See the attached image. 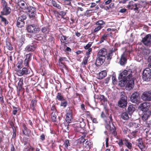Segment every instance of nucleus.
<instances>
[{
    "label": "nucleus",
    "mask_w": 151,
    "mask_h": 151,
    "mask_svg": "<svg viewBox=\"0 0 151 151\" xmlns=\"http://www.w3.org/2000/svg\"><path fill=\"white\" fill-rule=\"evenodd\" d=\"M150 107L149 104L147 102L143 103L139 105V109L145 112L142 117V119L144 121L147 120L150 115V111L149 110Z\"/></svg>",
    "instance_id": "1"
},
{
    "label": "nucleus",
    "mask_w": 151,
    "mask_h": 151,
    "mask_svg": "<svg viewBox=\"0 0 151 151\" xmlns=\"http://www.w3.org/2000/svg\"><path fill=\"white\" fill-rule=\"evenodd\" d=\"M127 104V97L124 91L121 93V99L118 101L119 106L122 108L125 107Z\"/></svg>",
    "instance_id": "2"
},
{
    "label": "nucleus",
    "mask_w": 151,
    "mask_h": 151,
    "mask_svg": "<svg viewBox=\"0 0 151 151\" xmlns=\"http://www.w3.org/2000/svg\"><path fill=\"white\" fill-rule=\"evenodd\" d=\"M1 4L2 6L3 10L1 13L4 15H7L9 14L11 12V9L7 3L4 0H2Z\"/></svg>",
    "instance_id": "3"
},
{
    "label": "nucleus",
    "mask_w": 151,
    "mask_h": 151,
    "mask_svg": "<svg viewBox=\"0 0 151 151\" xmlns=\"http://www.w3.org/2000/svg\"><path fill=\"white\" fill-rule=\"evenodd\" d=\"M151 70L149 68H145L142 73V79L146 81H149L151 78Z\"/></svg>",
    "instance_id": "4"
},
{
    "label": "nucleus",
    "mask_w": 151,
    "mask_h": 151,
    "mask_svg": "<svg viewBox=\"0 0 151 151\" xmlns=\"http://www.w3.org/2000/svg\"><path fill=\"white\" fill-rule=\"evenodd\" d=\"M27 29L29 32L35 34L38 32L40 31V29L36 25L34 24L28 25Z\"/></svg>",
    "instance_id": "5"
},
{
    "label": "nucleus",
    "mask_w": 151,
    "mask_h": 151,
    "mask_svg": "<svg viewBox=\"0 0 151 151\" xmlns=\"http://www.w3.org/2000/svg\"><path fill=\"white\" fill-rule=\"evenodd\" d=\"M141 99L145 101H151V92L146 91L143 92L141 95Z\"/></svg>",
    "instance_id": "6"
},
{
    "label": "nucleus",
    "mask_w": 151,
    "mask_h": 151,
    "mask_svg": "<svg viewBox=\"0 0 151 151\" xmlns=\"http://www.w3.org/2000/svg\"><path fill=\"white\" fill-rule=\"evenodd\" d=\"M139 92H136L133 93L130 97V101L131 102L134 103H138L139 101Z\"/></svg>",
    "instance_id": "7"
},
{
    "label": "nucleus",
    "mask_w": 151,
    "mask_h": 151,
    "mask_svg": "<svg viewBox=\"0 0 151 151\" xmlns=\"http://www.w3.org/2000/svg\"><path fill=\"white\" fill-rule=\"evenodd\" d=\"M130 72L131 73H130V74H127V76L126 78H123V79L122 80H120V81H119V84L121 86H123L124 84L127 83V81L129 80L132 77V70H131V72Z\"/></svg>",
    "instance_id": "8"
},
{
    "label": "nucleus",
    "mask_w": 151,
    "mask_h": 151,
    "mask_svg": "<svg viewBox=\"0 0 151 151\" xmlns=\"http://www.w3.org/2000/svg\"><path fill=\"white\" fill-rule=\"evenodd\" d=\"M143 44L146 46H149L151 44V35L150 34L146 35L142 41Z\"/></svg>",
    "instance_id": "9"
},
{
    "label": "nucleus",
    "mask_w": 151,
    "mask_h": 151,
    "mask_svg": "<svg viewBox=\"0 0 151 151\" xmlns=\"http://www.w3.org/2000/svg\"><path fill=\"white\" fill-rule=\"evenodd\" d=\"M130 72H131V70L129 69L128 70H125L123 72L121 73L120 74L119 77V78L120 80H120H122L123 78H126L127 76V74H130V73H131Z\"/></svg>",
    "instance_id": "10"
},
{
    "label": "nucleus",
    "mask_w": 151,
    "mask_h": 151,
    "mask_svg": "<svg viewBox=\"0 0 151 151\" xmlns=\"http://www.w3.org/2000/svg\"><path fill=\"white\" fill-rule=\"evenodd\" d=\"M30 73V71L26 68H24L22 70H18L17 74L19 76H21L24 75H27Z\"/></svg>",
    "instance_id": "11"
},
{
    "label": "nucleus",
    "mask_w": 151,
    "mask_h": 151,
    "mask_svg": "<svg viewBox=\"0 0 151 151\" xmlns=\"http://www.w3.org/2000/svg\"><path fill=\"white\" fill-rule=\"evenodd\" d=\"M106 58V57H101L97 56L96 60L95 65L96 66H100L102 65L104 63L105 60Z\"/></svg>",
    "instance_id": "12"
},
{
    "label": "nucleus",
    "mask_w": 151,
    "mask_h": 151,
    "mask_svg": "<svg viewBox=\"0 0 151 151\" xmlns=\"http://www.w3.org/2000/svg\"><path fill=\"white\" fill-rule=\"evenodd\" d=\"M72 111L71 110H69L66 113L65 120L68 123L71 122L72 119Z\"/></svg>",
    "instance_id": "13"
},
{
    "label": "nucleus",
    "mask_w": 151,
    "mask_h": 151,
    "mask_svg": "<svg viewBox=\"0 0 151 151\" xmlns=\"http://www.w3.org/2000/svg\"><path fill=\"white\" fill-rule=\"evenodd\" d=\"M29 16L30 19L33 18L35 17L36 15V9L35 8L32 7H30L29 10Z\"/></svg>",
    "instance_id": "14"
},
{
    "label": "nucleus",
    "mask_w": 151,
    "mask_h": 151,
    "mask_svg": "<svg viewBox=\"0 0 151 151\" xmlns=\"http://www.w3.org/2000/svg\"><path fill=\"white\" fill-rule=\"evenodd\" d=\"M37 46V44L32 43L31 45L27 46L25 48L26 51L27 52L33 51L35 50Z\"/></svg>",
    "instance_id": "15"
},
{
    "label": "nucleus",
    "mask_w": 151,
    "mask_h": 151,
    "mask_svg": "<svg viewBox=\"0 0 151 151\" xmlns=\"http://www.w3.org/2000/svg\"><path fill=\"white\" fill-rule=\"evenodd\" d=\"M112 126H111L109 124H106L105 125L106 128L108 130H110V131L112 132V133L113 134H115V127L114 126V124H112Z\"/></svg>",
    "instance_id": "16"
},
{
    "label": "nucleus",
    "mask_w": 151,
    "mask_h": 151,
    "mask_svg": "<svg viewBox=\"0 0 151 151\" xmlns=\"http://www.w3.org/2000/svg\"><path fill=\"white\" fill-rule=\"evenodd\" d=\"M126 56L124 53L122 55L120 60L119 63L121 65H123L127 62Z\"/></svg>",
    "instance_id": "17"
},
{
    "label": "nucleus",
    "mask_w": 151,
    "mask_h": 151,
    "mask_svg": "<svg viewBox=\"0 0 151 151\" xmlns=\"http://www.w3.org/2000/svg\"><path fill=\"white\" fill-rule=\"evenodd\" d=\"M107 54L106 50L104 48L100 50L98 52L97 56L106 57Z\"/></svg>",
    "instance_id": "18"
},
{
    "label": "nucleus",
    "mask_w": 151,
    "mask_h": 151,
    "mask_svg": "<svg viewBox=\"0 0 151 151\" xmlns=\"http://www.w3.org/2000/svg\"><path fill=\"white\" fill-rule=\"evenodd\" d=\"M134 79L132 77L129 80L127 81L128 82L127 85L130 89L132 88L134 86Z\"/></svg>",
    "instance_id": "19"
},
{
    "label": "nucleus",
    "mask_w": 151,
    "mask_h": 151,
    "mask_svg": "<svg viewBox=\"0 0 151 151\" xmlns=\"http://www.w3.org/2000/svg\"><path fill=\"white\" fill-rule=\"evenodd\" d=\"M84 147L86 148L87 149H90L92 146V143L89 141H87L83 144Z\"/></svg>",
    "instance_id": "20"
},
{
    "label": "nucleus",
    "mask_w": 151,
    "mask_h": 151,
    "mask_svg": "<svg viewBox=\"0 0 151 151\" xmlns=\"http://www.w3.org/2000/svg\"><path fill=\"white\" fill-rule=\"evenodd\" d=\"M135 110V108L132 105H129L127 109L128 113L130 115H132Z\"/></svg>",
    "instance_id": "21"
},
{
    "label": "nucleus",
    "mask_w": 151,
    "mask_h": 151,
    "mask_svg": "<svg viewBox=\"0 0 151 151\" xmlns=\"http://www.w3.org/2000/svg\"><path fill=\"white\" fill-rule=\"evenodd\" d=\"M27 14L23 12H21L19 14L18 19H21L22 20L24 21L27 18Z\"/></svg>",
    "instance_id": "22"
},
{
    "label": "nucleus",
    "mask_w": 151,
    "mask_h": 151,
    "mask_svg": "<svg viewBox=\"0 0 151 151\" xmlns=\"http://www.w3.org/2000/svg\"><path fill=\"white\" fill-rule=\"evenodd\" d=\"M56 99L60 101H65V99L63 94L60 93H57L56 96Z\"/></svg>",
    "instance_id": "23"
},
{
    "label": "nucleus",
    "mask_w": 151,
    "mask_h": 151,
    "mask_svg": "<svg viewBox=\"0 0 151 151\" xmlns=\"http://www.w3.org/2000/svg\"><path fill=\"white\" fill-rule=\"evenodd\" d=\"M24 24V22L21 19H18L16 25L17 27H23Z\"/></svg>",
    "instance_id": "24"
},
{
    "label": "nucleus",
    "mask_w": 151,
    "mask_h": 151,
    "mask_svg": "<svg viewBox=\"0 0 151 151\" xmlns=\"http://www.w3.org/2000/svg\"><path fill=\"white\" fill-rule=\"evenodd\" d=\"M22 126V132L23 134L25 135H28L29 133V131L24 124H23Z\"/></svg>",
    "instance_id": "25"
},
{
    "label": "nucleus",
    "mask_w": 151,
    "mask_h": 151,
    "mask_svg": "<svg viewBox=\"0 0 151 151\" xmlns=\"http://www.w3.org/2000/svg\"><path fill=\"white\" fill-rule=\"evenodd\" d=\"M124 142V144L129 149H131L132 148V144L128 139H125L123 140Z\"/></svg>",
    "instance_id": "26"
},
{
    "label": "nucleus",
    "mask_w": 151,
    "mask_h": 151,
    "mask_svg": "<svg viewBox=\"0 0 151 151\" xmlns=\"http://www.w3.org/2000/svg\"><path fill=\"white\" fill-rule=\"evenodd\" d=\"M107 75V73L105 70L100 72L99 73V79H101L105 77Z\"/></svg>",
    "instance_id": "27"
},
{
    "label": "nucleus",
    "mask_w": 151,
    "mask_h": 151,
    "mask_svg": "<svg viewBox=\"0 0 151 151\" xmlns=\"http://www.w3.org/2000/svg\"><path fill=\"white\" fill-rule=\"evenodd\" d=\"M23 79L22 78H20L19 79V81L18 83V88L19 91L21 90L22 88L23 83Z\"/></svg>",
    "instance_id": "28"
},
{
    "label": "nucleus",
    "mask_w": 151,
    "mask_h": 151,
    "mask_svg": "<svg viewBox=\"0 0 151 151\" xmlns=\"http://www.w3.org/2000/svg\"><path fill=\"white\" fill-rule=\"evenodd\" d=\"M59 37L60 38L61 43H65V42H66V40L67 38V37L63 35L62 34H61L59 35Z\"/></svg>",
    "instance_id": "29"
},
{
    "label": "nucleus",
    "mask_w": 151,
    "mask_h": 151,
    "mask_svg": "<svg viewBox=\"0 0 151 151\" xmlns=\"http://www.w3.org/2000/svg\"><path fill=\"white\" fill-rule=\"evenodd\" d=\"M121 118L124 120L128 119L129 116L127 112H123L121 115Z\"/></svg>",
    "instance_id": "30"
},
{
    "label": "nucleus",
    "mask_w": 151,
    "mask_h": 151,
    "mask_svg": "<svg viewBox=\"0 0 151 151\" xmlns=\"http://www.w3.org/2000/svg\"><path fill=\"white\" fill-rule=\"evenodd\" d=\"M141 140V139H139L138 141L139 142L138 143V145L142 151H145V146L140 142Z\"/></svg>",
    "instance_id": "31"
},
{
    "label": "nucleus",
    "mask_w": 151,
    "mask_h": 151,
    "mask_svg": "<svg viewBox=\"0 0 151 151\" xmlns=\"http://www.w3.org/2000/svg\"><path fill=\"white\" fill-rule=\"evenodd\" d=\"M37 101L36 99H34L32 100L31 104V109L34 110L35 109V107L36 105Z\"/></svg>",
    "instance_id": "32"
},
{
    "label": "nucleus",
    "mask_w": 151,
    "mask_h": 151,
    "mask_svg": "<svg viewBox=\"0 0 151 151\" xmlns=\"http://www.w3.org/2000/svg\"><path fill=\"white\" fill-rule=\"evenodd\" d=\"M23 60L22 59H19L17 64V67L19 69H21L23 67Z\"/></svg>",
    "instance_id": "33"
},
{
    "label": "nucleus",
    "mask_w": 151,
    "mask_h": 151,
    "mask_svg": "<svg viewBox=\"0 0 151 151\" xmlns=\"http://www.w3.org/2000/svg\"><path fill=\"white\" fill-rule=\"evenodd\" d=\"M96 24L99 25V26H101L102 27H104L105 23L102 20H99L96 22Z\"/></svg>",
    "instance_id": "34"
},
{
    "label": "nucleus",
    "mask_w": 151,
    "mask_h": 151,
    "mask_svg": "<svg viewBox=\"0 0 151 151\" xmlns=\"http://www.w3.org/2000/svg\"><path fill=\"white\" fill-rule=\"evenodd\" d=\"M0 18L1 19V22L4 23L5 25H6L8 24V21L5 18L3 17L2 15H0Z\"/></svg>",
    "instance_id": "35"
},
{
    "label": "nucleus",
    "mask_w": 151,
    "mask_h": 151,
    "mask_svg": "<svg viewBox=\"0 0 151 151\" xmlns=\"http://www.w3.org/2000/svg\"><path fill=\"white\" fill-rule=\"evenodd\" d=\"M106 58L108 60H110L112 58V56H113V51L112 50H110L109 52L106 55Z\"/></svg>",
    "instance_id": "36"
},
{
    "label": "nucleus",
    "mask_w": 151,
    "mask_h": 151,
    "mask_svg": "<svg viewBox=\"0 0 151 151\" xmlns=\"http://www.w3.org/2000/svg\"><path fill=\"white\" fill-rule=\"evenodd\" d=\"M51 3L53 6L54 7L59 9H61V7L58 4H57L55 1L52 0L51 1Z\"/></svg>",
    "instance_id": "37"
},
{
    "label": "nucleus",
    "mask_w": 151,
    "mask_h": 151,
    "mask_svg": "<svg viewBox=\"0 0 151 151\" xmlns=\"http://www.w3.org/2000/svg\"><path fill=\"white\" fill-rule=\"evenodd\" d=\"M99 99L101 101H103L104 102H107V98H105L103 95H100L99 97Z\"/></svg>",
    "instance_id": "38"
},
{
    "label": "nucleus",
    "mask_w": 151,
    "mask_h": 151,
    "mask_svg": "<svg viewBox=\"0 0 151 151\" xmlns=\"http://www.w3.org/2000/svg\"><path fill=\"white\" fill-rule=\"evenodd\" d=\"M55 113V112H53L51 114L52 120L53 122H55L56 120V116Z\"/></svg>",
    "instance_id": "39"
},
{
    "label": "nucleus",
    "mask_w": 151,
    "mask_h": 151,
    "mask_svg": "<svg viewBox=\"0 0 151 151\" xmlns=\"http://www.w3.org/2000/svg\"><path fill=\"white\" fill-rule=\"evenodd\" d=\"M89 55H88L87 57H85L83 60V61L82 63V64H83L84 65H86L87 63L89 57Z\"/></svg>",
    "instance_id": "40"
},
{
    "label": "nucleus",
    "mask_w": 151,
    "mask_h": 151,
    "mask_svg": "<svg viewBox=\"0 0 151 151\" xmlns=\"http://www.w3.org/2000/svg\"><path fill=\"white\" fill-rule=\"evenodd\" d=\"M107 35L105 34L101 37L100 40L99 42V43H101L104 42V40H105L107 38Z\"/></svg>",
    "instance_id": "41"
},
{
    "label": "nucleus",
    "mask_w": 151,
    "mask_h": 151,
    "mask_svg": "<svg viewBox=\"0 0 151 151\" xmlns=\"http://www.w3.org/2000/svg\"><path fill=\"white\" fill-rule=\"evenodd\" d=\"M6 47L7 48L10 50H12L13 47L10 43L8 42H6Z\"/></svg>",
    "instance_id": "42"
},
{
    "label": "nucleus",
    "mask_w": 151,
    "mask_h": 151,
    "mask_svg": "<svg viewBox=\"0 0 151 151\" xmlns=\"http://www.w3.org/2000/svg\"><path fill=\"white\" fill-rule=\"evenodd\" d=\"M66 59V58L65 57H60L59 60V63H60L63 65V67H65V66L64 64V63L63 61Z\"/></svg>",
    "instance_id": "43"
},
{
    "label": "nucleus",
    "mask_w": 151,
    "mask_h": 151,
    "mask_svg": "<svg viewBox=\"0 0 151 151\" xmlns=\"http://www.w3.org/2000/svg\"><path fill=\"white\" fill-rule=\"evenodd\" d=\"M60 106L64 107H65L67 105V101L65 99V101H61Z\"/></svg>",
    "instance_id": "44"
},
{
    "label": "nucleus",
    "mask_w": 151,
    "mask_h": 151,
    "mask_svg": "<svg viewBox=\"0 0 151 151\" xmlns=\"http://www.w3.org/2000/svg\"><path fill=\"white\" fill-rule=\"evenodd\" d=\"M13 131H12V138L13 139H15L16 135V130L15 127H12Z\"/></svg>",
    "instance_id": "45"
},
{
    "label": "nucleus",
    "mask_w": 151,
    "mask_h": 151,
    "mask_svg": "<svg viewBox=\"0 0 151 151\" xmlns=\"http://www.w3.org/2000/svg\"><path fill=\"white\" fill-rule=\"evenodd\" d=\"M34 38L37 40H40L42 39L43 37L40 35H37L34 36Z\"/></svg>",
    "instance_id": "46"
},
{
    "label": "nucleus",
    "mask_w": 151,
    "mask_h": 151,
    "mask_svg": "<svg viewBox=\"0 0 151 151\" xmlns=\"http://www.w3.org/2000/svg\"><path fill=\"white\" fill-rule=\"evenodd\" d=\"M19 5L22 8H24V7L26 5V3L23 1H20L19 2Z\"/></svg>",
    "instance_id": "47"
},
{
    "label": "nucleus",
    "mask_w": 151,
    "mask_h": 151,
    "mask_svg": "<svg viewBox=\"0 0 151 151\" xmlns=\"http://www.w3.org/2000/svg\"><path fill=\"white\" fill-rule=\"evenodd\" d=\"M102 27L101 26H98L97 27L95 28L94 30V33H97L99 30H100Z\"/></svg>",
    "instance_id": "48"
},
{
    "label": "nucleus",
    "mask_w": 151,
    "mask_h": 151,
    "mask_svg": "<svg viewBox=\"0 0 151 151\" xmlns=\"http://www.w3.org/2000/svg\"><path fill=\"white\" fill-rule=\"evenodd\" d=\"M92 44V42H89L86 46H84L85 49H88L90 48Z\"/></svg>",
    "instance_id": "49"
},
{
    "label": "nucleus",
    "mask_w": 151,
    "mask_h": 151,
    "mask_svg": "<svg viewBox=\"0 0 151 151\" xmlns=\"http://www.w3.org/2000/svg\"><path fill=\"white\" fill-rule=\"evenodd\" d=\"M64 145L66 148L70 145L69 140L67 139L65 140L64 142Z\"/></svg>",
    "instance_id": "50"
},
{
    "label": "nucleus",
    "mask_w": 151,
    "mask_h": 151,
    "mask_svg": "<svg viewBox=\"0 0 151 151\" xmlns=\"http://www.w3.org/2000/svg\"><path fill=\"white\" fill-rule=\"evenodd\" d=\"M32 55L31 53H29L26 55L25 60H27L29 61L31 60V57Z\"/></svg>",
    "instance_id": "51"
},
{
    "label": "nucleus",
    "mask_w": 151,
    "mask_h": 151,
    "mask_svg": "<svg viewBox=\"0 0 151 151\" xmlns=\"http://www.w3.org/2000/svg\"><path fill=\"white\" fill-rule=\"evenodd\" d=\"M148 62L149 67L151 68V55L148 58Z\"/></svg>",
    "instance_id": "52"
},
{
    "label": "nucleus",
    "mask_w": 151,
    "mask_h": 151,
    "mask_svg": "<svg viewBox=\"0 0 151 151\" xmlns=\"http://www.w3.org/2000/svg\"><path fill=\"white\" fill-rule=\"evenodd\" d=\"M17 108L14 106H13V114L14 115H16L17 111Z\"/></svg>",
    "instance_id": "53"
},
{
    "label": "nucleus",
    "mask_w": 151,
    "mask_h": 151,
    "mask_svg": "<svg viewBox=\"0 0 151 151\" xmlns=\"http://www.w3.org/2000/svg\"><path fill=\"white\" fill-rule=\"evenodd\" d=\"M120 147L122 146L123 145V140L122 139H119V141L116 142Z\"/></svg>",
    "instance_id": "54"
},
{
    "label": "nucleus",
    "mask_w": 151,
    "mask_h": 151,
    "mask_svg": "<svg viewBox=\"0 0 151 151\" xmlns=\"http://www.w3.org/2000/svg\"><path fill=\"white\" fill-rule=\"evenodd\" d=\"M66 13L65 12L61 11L60 12L59 15L62 16V17L63 18L64 16L65 15Z\"/></svg>",
    "instance_id": "55"
},
{
    "label": "nucleus",
    "mask_w": 151,
    "mask_h": 151,
    "mask_svg": "<svg viewBox=\"0 0 151 151\" xmlns=\"http://www.w3.org/2000/svg\"><path fill=\"white\" fill-rule=\"evenodd\" d=\"M92 49L91 48H90L89 49H88V51L86 52V54L88 55H89L90 54V52H91Z\"/></svg>",
    "instance_id": "56"
},
{
    "label": "nucleus",
    "mask_w": 151,
    "mask_h": 151,
    "mask_svg": "<svg viewBox=\"0 0 151 151\" xmlns=\"http://www.w3.org/2000/svg\"><path fill=\"white\" fill-rule=\"evenodd\" d=\"M110 77H108L107 78H106L105 79V83L106 84H108L109 83V81L110 79Z\"/></svg>",
    "instance_id": "57"
},
{
    "label": "nucleus",
    "mask_w": 151,
    "mask_h": 151,
    "mask_svg": "<svg viewBox=\"0 0 151 151\" xmlns=\"http://www.w3.org/2000/svg\"><path fill=\"white\" fill-rule=\"evenodd\" d=\"M29 61L27 60H25L24 61V65L26 66H28L29 63Z\"/></svg>",
    "instance_id": "58"
},
{
    "label": "nucleus",
    "mask_w": 151,
    "mask_h": 151,
    "mask_svg": "<svg viewBox=\"0 0 151 151\" xmlns=\"http://www.w3.org/2000/svg\"><path fill=\"white\" fill-rule=\"evenodd\" d=\"M101 117L103 118L104 119H106V116L103 111L101 112Z\"/></svg>",
    "instance_id": "59"
},
{
    "label": "nucleus",
    "mask_w": 151,
    "mask_h": 151,
    "mask_svg": "<svg viewBox=\"0 0 151 151\" xmlns=\"http://www.w3.org/2000/svg\"><path fill=\"white\" fill-rule=\"evenodd\" d=\"M47 27H43L42 29V31L43 33H45L47 30Z\"/></svg>",
    "instance_id": "60"
},
{
    "label": "nucleus",
    "mask_w": 151,
    "mask_h": 151,
    "mask_svg": "<svg viewBox=\"0 0 151 151\" xmlns=\"http://www.w3.org/2000/svg\"><path fill=\"white\" fill-rule=\"evenodd\" d=\"M81 127H80V125H78V128L75 127V130L77 132H78L81 130Z\"/></svg>",
    "instance_id": "61"
},
{
    "label": "nucleus",
    "mask_w": 151,
    "mask_h": 151,
    "mask_svg": "<svg viewBox=\"0 0 151 151\" xmlns=\"http://www.w3.org/2000/svg\"><path fill=\"white\" fill-rule=\"evenodd\" d=\"M10 150L11 151H15V150L14 147L12 144L11 145Z\"/></svg>",
    "instance_id": "62"
},
{
    "label": "nucleus",
    "mask_w": 151,
    "mask_h": 151,
    "mask_svg": "<svg viewBox=\"0 0 151 151\" xmlns=\"http://www.w3.org/2000/svg\"><path fill=\"white\" fill-rule=\"evenodd\" d=\"M112 1V0H108L107 1L105 2L104 4L106 5L109 4Z\"/></svg>",
    "instance_id": "63"
},
{
    "label": "nucleus",
    "mask_w": 151,
    "mask_h": 151,
    "mask_svg": "<svg viewBox=\"0 0 151 151\" xmlns=\"http://www.w3.org/2000/svg\"><path fill=\"white\" fill-rule=\"evenodd\" d=\"M40 138L42 140H44L45 139V135L43 134H42L40 136Z\"/></svg>",
    "instance_id": "64"
}]
</instances>
